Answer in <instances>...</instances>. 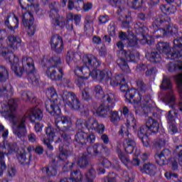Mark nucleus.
<instances>
[{"label": "nucleus", "mask_w": 182, "mask_h": 182, "mask_svg": "<svg viewBox=\"0 0 182 182\" xmlns=\"http://www.w3.org/2000/svg\"><path fill=\"white\" fill-rule=\"evenodd\" d=\"M1 92L4 93V97H8L9 95H12V85L9 84V73L5 66L1 67Z\"/></svg>", "instance_id": "0eeeda50"}, {"label": "nucleus", "mask_w": 182, "mask_h": 182, "mask_svg": "<svg viewBox=\"0 0 182 182\" xmlns=\"http://www.w3.org/2000/svg\"><path fill=\"white\" fill-rule=\"evenodd\" d=\"M146 56H149L150 62L153 63H159L161 61V53L157 50H153L151 53H147Z\"/></svg>", "instance_id": "7c9ffc66"}, {"label": "nucleus", "mask_w": 182, "mask_h": 182, "mask_svg": "<svg viewBox=\"0 0 182 182\" xmlns=\"http://www.w3.org/2000/svg\"><path fill=\"white\" fill-rule=\"evenodd\" d=\"M49 8L50 9V11L56 14V11H59V9L60 8V4L59 2L53 1L50 4Z\"/></svg>", "instance_id": "e2e57ef3"}, {"label": "nucleus", "mask_w": 182, "mask_h": 182, "mask_svg": "<svg viewBox=\"0 0 182 182\" xmlns=\"http://www.w3.org/2000/svg\"><path fill=\"white\" fill-rule=\"evenodd\" d=\"M22 63L23 66L19 65L18 63L16 65H11L12 70L18 77H22L23 73H25V69H26V63L25 65H23V63ZM23 68H25V69Z\"/></svg>", "instance_id": "f704fd0d"}, {"label": "nucleus", "mask_w": 182, "mask_h": 182, "mask_svg": "<svg viewBox=\"0 0 182 182\" xmlns=\"http://www.w3.org/2000/svg\"><path fill=\"white\" fill-rule=\"evenodd\" d=\"M46 134L48 136V139H44L43 143L46 144L48 150H53V146L50 144V141H53L55 140V129L48 127L46 130Z\"/></svg>", "instance_id": "b1692460"}, {"label": "nucleus", "mask_w": 182, "mask_h": 182, "mask_svg": "<svg viewBox=\"0 0 182 182\" xmlns=\"http://www.w3.org/2000/svg\"><path fill=\"white\" fill-rule=\"evenodd\" d=\"M110 112V105L104 103L102 104L97 109V114L100 116V117H106L109 112Z\"/></svg>", "instance_id": "72a5a7b5"}, {"label": "nucleus", "mask_w": 182, "mask_h": 182, "mask_svg": "<svg viewBox=\"0 0 182 182\" xmlns=\"http://www.w3.org/2000/svg\"><path fill=\"white\" fill-rule=\"evenodd\" d=\"M75 53L73 50H70L67 52L65 59L68 65L70 63V62H72V60H73V59H75Z\"/></svg>", "instance_id": "0e129e2a"}, {"label": "nucleus", "mask_w": 182, "mask_h": 182, "mask_svg": "<svg viewBox=\"0 0 182 182\" xmlns=\"http://www.w3.org/2000/svg\"><path fill=\"white\" fill-rule=\"evenodd\" d=\"M153 144L155 149H161V147H164L166 146V139H156L154 141Z\"/></svg>", "instance_id": "4d7b16f0"}, {"label": "nucleus", "mask_w": 182, "mask_h": 182, "mask_svg": "<svg viewBox=\"0 0 182 182\" xmlns=\"http://www.w3.org/2000/svg\"><path fill=\"white\" fill-rule=\"evenodd\" d=\"M82 61L86 66L90 68H98V66H100V61L92 54H87L84 55Z\"/></svg>", "instance_id": "412c9836"}, {"label": "nucleus", "mask_w": 182, "mask_h": 182, "mask_svg": "<svg viewBox=\"0 0 182 182\" xmlns=\"http://www.w3.org/2000/svg\"><path fill=\"white\" fill-rule=\"evenodd\" d=\"M42 171L43 174H46V176H48V177H52L58 174L56 166H50V168L44 167L42 168Z\"/></svg>", "instance_id": "c03bdc74"}, {"label": "nucleus", "mask_w": 182, "mask_h": 182, "mask_svg": "<svg viewBox=\"0 0 182 182\" xmlns=\"http://www.w3.org/2000/svg\"><path fill=\"white\" fill-rule=\"evenodd\" d=\"M58 12H59V11H55V13H54L53 11H50L49 16L52 19L55 20L54 24L56 26H60V25H63V21H62V18H60V16H59V14H58Z\"/></svg>", "instance_id": "79ce46f5"}, {"label": "nucleus", "mask_w": 182, "mask_h": 182, "mask_svg": "<svg viewBox=\"0 0 182 182\" xmlns=\"http://www.w3.org/2000/svg\"><path fill=\"white\" fill-rule=\"evenodd\" d=\"M156 50L159 51V53L166 55L168 59L174 60L182 56V48H174V44L171 48L167 42H159L156 45Z\"/></svg>", "instance_id": "39448f33"}, {"label": "nucleus", "mask_w": 182, "mask_h": 182, "mask_svg": "<svg viewBox=\"0 0 182 182\" xmlns=\"http://www.w3.org/2000/svg\"><path fill=\"white\" fill-rule=\"evenodd\" d=\"M60 134L63 141H66L67 143H70V141H72V136H70V134H69V131H61Z\"/></svg>", "instance_id": "13d9d810"}, {"label": "nucleus", "mask_w": 182, "mask_h": 182, "mask_svg": "<svg viewBox=\"0 0 182 182\" xmlns=\"http://www.w3.org/2000/svg\"><path fill=\"white\" fill-rule=\"evenodd\" d=\"M15 151H18V145L16 143H9L8 141H3V146H1V173L4 170H6V164H5V161L3 160L4 154H11V153H15Z\"/></svg>", "instance_id": "1a4fd4ad"}, {"label": "nucleus", "mask_w": 182, "mask_h": 182, "mask_svg": "<svg viewBox=\"0 0 182 182\" xmlns=\"http://www.w3.org/2000/svg\"><path fill=\"white\" fill-rule=\"evenodd\" d=\"M75 126L77 129L81 130V129H87V121L82 118H77Z\"/></svg>", "instance_id": "864d4df0"}, {"label": "nucleus", "mask_w": 182, "mask_h": 182, "mask_svg": "<svg viewBox=\"0 0 182 182\" xmlns=\"http://www.w3.org/2000/svg\"><path fill=\"white\" fill-rule=\"evenodd\" d=\"M101 100H104L105 102V105L106 103L113 105V103H114V100H116V95L112 92H109L106 95H104Z\"/></svg>", "instance_id": "603ef678"}, {"label": "nucleus", "mask_w": 182, "mask_h": 182, "mask_svg": "<svg viewBox=\"0 0 182 182\" xmlns=\"http://www.w3.org/2000/svg\"><path fill=\"white\" fill-rule=\"evenodd\" d=\"M95 21V18L92 16H87L85 17V24L84 26V28L86 31L90 28V25L93 24V22Z\"/></svg>", "instance_id": "052dcab7"}, {"label": "nucleus", "mask_w": 182, "mask_h": 182, "mask_svg": "<svg viewBox=\"0 0 182 182\" xmlns=\"http://www.w3.org/2000/svg\"><path fill=\"white\" fill-rule=\"evenodd\" d=\"M31 157L32 156L31 154L22 153L20 152L18 155H17V159L21 164L23 166H28L31 163Z\"/></svg>", "instance_id": "c756f323"}, {"label": "nucleus", "mask_w": 182, "mask_h": 182, "mask_svg": "<svg viewBox=\"0 0 182 182\" xmlns=\"http://www.w3.org/2000/svg\"><path fill=\"white\" fill-rule=\"evenodd\" d=\"M96 178V171L93 168H91L86 173H85V181L87 182H93V180Z\"/></svg>", "instance_id": "3c124183"}, {"label": "nucleus", "mask_w": 182, "mask_h": 182, "mask_svg": "<svg viewBox=\"0 0 182 182\" xmlns=\"http://www.w3.org/2000/svg\"><path fill=\"white\" fill-rule=\"evenodd\" d=\"M88 154L94 153L95 156H101L103 153H107L109 149L103 144H95L93 146L87 148Z\"/></svg>", "instance_id": "6ab92c4d"}, {"label": "nucleus", "mask_w": 182, "mask_h": 182, "mask_svg": "<svg viewBox=\"0 0 182 182\" xmlns=\"http://www.w3.org/2000/svg\"><path fill=\"white\" fill-rule=\"evenodd\" d=\"M136 85L139 87L140 90V93L143 94L146 90H147V88L146 87V84H144V82H143V80L138 79L136 80Z\"/></svg>", "instance_id": "bf43d9fd"}, {"label": "nucleus", "mask_w": 182, "mask_h": 182, "mask_svg": "<svg viewBox=\"0 0 182 182\" xmlns=\"http://www.w3.org/2000/svg\"><path fill=\"white\" fill-rule=\"evenodd\" d=\"M21 96L23 100H31V99H35V96L31 92H23Z\"/></svg>", "instance_id": "774afa93"}, {"label": "nucleus", "mask_w": 182, "mask_h": 182, "mask_svg": "<svg viewBox=\"0 0 182 182\" xmlns=\"http://www.w3.org/2000/svg\"><path fill=\"white\" fill-rule=\"evenodd\" d=\"M128 37H127V45L130 48H134V46H137V38L134 36V34L129 30L127 31Z\"/></svg>", "instance_id": "a19ab883"}, {"label": "nucleus", "mask_w": 182, "mask_h": 182, "mask_svg": "<svg viewBox=\"0 0 182 182\" xmlns=\"http://www.w3.org/2000/svg\"><path fill=\"white\" fill-rule=\"evenodd\" d=\"M170 156H171L170 150L165 149L159 154L155 155L156 162L159 166H164L167 163V161L170 160Z\"/></svg>", "instance_id": "aec40b11"}, {"label": "nucleus", "mask_w": 182, "mask_h": 182, "mask_svg": "<svg viewBox=\"0 0 182 182\" xmlns=\"http://www.w3.org/2000/svg\"><path fill=\"white\" fill-rule=\"evenodd\" d=\"M117 153L118 154V157L119 159V160H121V161L125 165L127 166V164L129 161V158H127L126 156V155L124 154H123V152L122 151V149H117Z\"/></svg>", "instance_id": "6e6d98bb"}, {"label": "nucleus", "mask_w": 182, "mask_h": 182, "mask_svg": "<svg viewBox=\"0 0 182 182\" xmlns=\"http://www.w3.org/2000/svg\"><path fill=\"white\" fill-rule=\"evenodd\" d=\"M18 23L19 18H18L15 14H12V16H7L4 20V25H6L10 31H15V29L18 28Z\"/></svg>", "instance_id": "4be33fe9"}, {"label": "nucleus", "mask_w": 182, "mask_h": 182, "mask_svg": "<svg viewBox=\"0 0 182 182\" xmlns=\"http://www.w3.org/2000/svg\"><path fill=\"white\" fill-rule=\"evenodd\" d=\"M141 93H139V92H136V95H135V97L136 99V100L138 101H133V100H132V103H139V102H140V103L141 105H143L144 106V109H147V105L149 103V102H150V95H146V96H144L142 98H141V95H140Z\"/></svg>", "instance_id": "c85d7f7f"}, {"label": "nucleus", "mask_w": 182, "mask_h": 182, "mask_svg": "<svg viewBox=\"0 0 182 182\" xmlns=\"http://www.w3.org/2000/svg\"><path fill=\"white\" fill-rule=\"evenodd\" d=\"M127 126L128 129H132V132H136L137 130V124H136V119L134 116L128 115L127 117Z\"/></svg>", "instance_id": "ea45409f"}, {"label": "nucleus", "mask_w": 182, "mask_h": 182, "mask_svg": "<svg viewBox=\"0 0 182 182\" xmlns=\"http://www.w3.org/2000/svg\"><path fill=\"white\" fill-rule=\"evenodd\" d=\"M164 31L166 33H171L172 36L176 38L173 40L174 49L182 48V31H178V26H169L168 23Z\"/></svg>", "instance_id": "6e6552de"}, {"label": "nucleus", "mask_w": 182, "mask_h": 182, "mask_svg": "<svg viewBox=\"0 0 182 182\" xmlns=\"http://www.w3.org/2000/svg\"><path fill=\"white\" fill-rule=\"evenodd\" d=\"M87 134L83 131H78L75 136V140L79 144H86Z\"/></svg>", "instance_id": "e433bc0d"}, {"label": "nucleus", "mask_w": 182, "mask_h": 182, "mask_svg": "<svg viewBox=\"0 0 182 182\" xmlns=\"http://www.w3.org/2000/svg\"><path fill=\"white\" fill-rule=\"evenodd\" d=\"M146 126L151 133H157L160 129V124L157 120L149 117L146 122Z\"/></svg>", "instance_id": "bb28decb"}, {"label": "nucleus", "mask_w": 182, "mask_h": 182, "mask_svg": "<svg viewBox=\"0 0 182 182\" xmlns=\"http://www.w3.org/2000/svg\"><path fill=\"white\" fill-rule=\"evenodd\" d=\"M169 125L168 132L171 134H176L178 132V128H177V125L176 122H169L168 123Z\"/></svg>", "instance_id": "680f3d73"}, {"label": "nucleus", "mask_w": 182, "mask_h": 182, "mask_svg": "<svg viewBox=\"0 0 182 182\" xmlns=\"http://www.w3.org/2000/svg\"><path fill=\"white\" fill-rule=\"evenodd\" d=\"M172 109L169 110L166 114V119L168 123H176V119H177L178 112L174 108V105L171 104L170 105Z\"/></svg>", "instance_id": "473e14b6"}, {"label": "nucleus", "mask_w": 182, "mask_h": 182, "mask_svg": "<svg viewBox=\"0 0 182 182\" xmlns=\"http://www.w3.org/2000/svg\"><path fill=\"white\" fill-rule=\"evenodd\" d=\"M120 85V90L121 92H126L125 94V99L126 100H127L128 102H129V103H132V102H138L139 100H137L136 98V90L134 89H129V85H127V83H125V82H121Z\"/></svg>", "instance_id": "dca6fc26"}, {"label": "nucleus", "mask_w": 182, "mask_h": 182, "mask_svg": "<svg viewBox=\"0 0 182 182\" xmlns=\"http://www.w3.org/2000/svg\"><path fill=\"white\" fill-rule=\"evenodd\" d=\"M1 55L6 60H9L11 66H13V65H17L19 62V58L12 52L2 50Z\"/></svg>", "instance_id": "a878e982"}, {"label": "nucleus", "mask_w": 182, "mask_h": 182, "mask_svg": "<svg viewBox=\"0 0 182 182\" xmlns=\"http://www.w3.org/2000/svg\"><path fill=\"white\" fill-rule=\"evenodd\" d=\"M87 129L88 130H95L99 134H103L105 132V125L102 124H99L96 118L90 117L87 120Z\"/></svg>", "instance_id": "2eb2a0df"}, {"label": "nucleus", "mask_w": 182, "mask_h": 182, "mask_svg": "<svg viewBox=\"0 0 182 182\" xmlns=\"http://www.w3.org/2000/svg\"><path fill=\"white\" fill-rule=\"evenodd\" d=\"M7 43L12 49H18L22 43V40L18 36L9 35L7 38Z\"/></svg>", "instance_id": "393cba45"}, {"label": "nucleus", "mask_w": 182, "mask_h": 182, "mask_svg": "<svg viewBox=\"0 0 182 182\" xmlns=\"http://www.w3.org/2000/svg\"><path fill=\"white\" fill-rule=\"evenodd\" d=\"M122 111L118 112L117 111H110L109 119L110 122L114 126H118L119 122L122 121Z\"/></svg>", "instance_id": "2f4dec72"}, {"label": "nucleus", "mask_w": 182, "mask_h": 182, "mask_svg": "<svg viewBox=\"0 0 182 182\" xmlns=\"http://www.w3.org/2000/svg\"><path fill=\"white\" fill-rule=\"evenodd\" d=\"M125 19L122 21V28H129L130 25V21H132V17L130 15H125Z\"/></svg>", "instance_id": "338daca9"}, {"label": "nucleus", "mask_w": 182, "mask_h": 182, "mask_svg": "<svg viewBox=\"0 0 182 182\" xmlns=\"http://www.w3.org/2000/svg\"><path fill=\"white\" fill-rule=\"evenodd\" d=\"M110 85L111 86H113L114 87H116V86H118L119 85H122V82H125L126 79H124V77H123L122 75H117L112 78H110Z\"/></svg>", "instance_id": "a18cd8bd"}, {"label": "nucleus", "mask_w": 182, "mask_h": 182, "mask_svg": "<svg viewBox=\"0 0 182 182\" xmlns=\"http://www.w3.org/2000/svg\"><path fill=\"white\" fill-rule=\"evenodd\" d=\"M95 97L97 99H100L102 100L103 97H105V91H103V88L100 85H96L95 87Z\"/></svg>", "instance_id": "5fc2aeb1"}, {"label": "nucleus", "mask_w": 182, "mask_h": 182, "mask_svg": "<svg viewBox=\"0 0 182 182\" xmlns=\"http://www.w3.org/2000/svg\"><path fill=\"white\" fill-rule=\"evenodd\" d=\"M33 15L30 11L23 14L22 22L25 28H28L27 33L30 36L35 35L36 32V26L33 23Z\"/></svg>", "instance_id": "9b49d317"}, {"label": "nucleus", "mask_w": 182, "mask_h": 182, "mask_svg": "<svg viewBox=\"0 0 182 182\" xmlns=\"http://www.w3.org/2000/svg\"><path fill=\"white\" fill-rule=\"evenodd\" d=\"M50 46L52 50L55 53H62V50L64 49L62 36L58 34L53 35L50 39Z\"/></svg>", "instance_id": "ddd939ff"}, {"label": "nucleus", "mask_w": 182, "mask_h": 182, "mask_svg": "<svg viewBox=\"0 0 182 182\" xmlns=\"http://www.w3.org/2000/svg\"><path fill=\"white\" fill-rule=\"evenodd\" d=\"M2 107V114L6 119L14 124L13 133L19 139L26 136V119L34 117L36 120H42L43 118V112L36 107L28 109L24 115L16 116L12 113L16 110L18 107V102L16 100H9L6 102Z\"/></svg>", "instance_id": "f257e3e1"}, {"label": "nucleus", "mask_w": 182, "mask_h": 182, "mask_svg": "<svg viewBox=\"0 0 182 182\" xmlns=\"http://www.w3.org/2000/svg\"><path fill=\"white\" fill-rule=\"evenodd\" d=\"M127 4L133 9H139L143 5V0H127Z\"/></svg>", "instance_id": "8fccbe9b"}, {"label": "nucleus", "mask_w": 182, "mask_h": 182, "mask_svg": "<svg viewBox=\"0 0 182 182\" xmlns=\"http://www.w3.org/2000/svg\"><path fill=\"white\" fill-rule=\"evenodd\" d=\"M117 46L121 51V56L117 60V63L122 72L130 73V68H129L127 62H134L136 55H134V53L130 50H123L124 45H123V42L122 41L117 42Z\"/></svg>", "instance_id": "20e7f679"}, {"label": "nucleus", "mask_w": 182, "mask_h": 182, "mask_svg": "<svg viewBox=\"0 0 182 182\" xmlns=\"http://www.w3.org/2000/svg\"><path fill=\"white\" fill-rule=\"evenodd\" d=\"M168 23V21L166 20L164 15L159 14L155 17L154 21L152 23V26H151V28L154 30L153 33H154V32H157V31H159L161 25L167 26Z\"/></svg>", "instance_id": "5701e85b"}, {"label": "nucleus", "mask_w": 182, "mask_h": 182, "mask_svg": "<svg viewBox=\"0 0 182 182\" xmlns=\"http://www.w3.org/2000/svg\"><path fill=\"white\" fill-rule=\"evenodd\" d=\"M48 62V64H43V62ZM62 62L60 61V57L58 55H53L48 60L46 59H43L42 65L43 66H48L46 70V75L48 77L51 79V80H61L62 77H63V67L60 65Z\"/></svg>", "instance_id": "f03ea898"}, {"label": "nucleus", "mask_w": 182, "mask_h": 182, "mask_svg": "<svg viewBox=\"0 0 182 182\" xmlns=\"http://www.w3.org/2000/svg\"><path fill=\"white\" fill-rule=\"evenodd\" d=\"M157 168L154 164H145L143 165L142 171L149 176H154L156 174V171Z\"/></svg>", "instance_id": "4c0bfd02"}, {"label": "nucleus", "mask_w": 182, "mask_h": 182, "mask_svg": "<svg viewBox=\"0 0 182 182\" xmlns=\"http://www.w3.org/2000/svg\"><path fill=\"white\" fill-rule=\"evenodd\" d=\"M90 67H88V65H85L82 67H77L75 73V75H80L82 73L83 76H81V77H83L84 79H89L90 76Z\"/></svg>", "instance_id": "cd10ccee"}, {"label": "nucleus", "mask_w": 182, "mask_h": 182, "mask_svg": "<svg viewBox=\"0 0 182 182\" xmlns=\"http://www.w3.org/2000/svg\"><path fill=\"white\" fill-rule=\"evenodd\" d=\"M23 65H26V73L28 80L32 83L33 86H38L39 83V76L36 75L33 72H35V65H33V59L31 57H23L22 58Z\"/></svg>", "instance_id": "423d86ee"}, {"label": "nucleus", "mask_w": 182, "mask_h": 182, "mask_svg": "<svg viewBox=\"0 0 182 182\" xmlns=\"http://www.w3.org/2000/svg\"><path fill=\"white\" fill-rule=\"evenodd\" d=\"M55 126L60 132H69L72 129V121L69 117H61L55 119Z\"/></svg>", "instance_id": "4468645a"}, {"label": "nucleus", "mask_w": 182, "mask_h": 182, "mask_svg": "<svg viewBox=\"0 0 182 182\" xmlns=\"http://www.w3.org/2000/svg\"><path fill=\"white\" fill-rule=\"evenodd\" d=\"M77 163L80 168H85V167H87V166H89V158L87 157V155L86 154L80 155Z\"/></svg>", "instance_id": "58836bf2"}, {"label": "nucleus", "mask_w": 182, "mask_h": 182, "mask_svg": "<svg viewBox=\"0 0 182 182\" xmlns=\"http://www.w3.org/2000/svg\"><path fill=\"white\" fill-rule=\"evenodd\" d=\"M112 79V73L109 71V70H100V75H99V80L100 82H107Z\"/></svg>", "instance_id": "37998d69"}, {"label": "nucleus", "mask_w": 182, "mask_h": 182, "mask_svg": "<svg viewBox=\"0 0 182 182\" xmlns=\"http://www.w3.org/2000/svg\"><path fill=\"white\" fill-rule=\"evenodd\" d=\"M126 138L124 141V149L128 154H132L136 149V141H134V136L130 133H125Z\"/></svg>", "instance_id": "f3484780"}, {"label": "nucleus", "mask_w": 182, "mask_h": 182, "mask_svg": "<svg viewBox=\"0 0 182 182\" xmlns=\"http://www.w3.org/2000/svg\"><path fill=\"white\" fill-rule=\"evenodd\" d=\"M134 28L136 29V32L137 33H140L141 35H142V36H144V35H147L149 32V28H147V27L144 26V23L140 21L136 22Z\"/></svg>", "instance_id": "c9c22d12"}, {"label": "nucleus", "mask_w": 182, "mask_h": 182, "mask_svg": "<svg viewBox=\"0 0 182 182\" xmlns=\"http://www.w3.org/2000/svg\"><path fill=\"white\" fill-rule=\"evenodd\" d=\"M63 99L65 100L66 105L69 106L71 110H80V101L76 97L75 92H65L63 94Z\"/></svg>", "instance_id": "9d476101"}, {"label": "nucleus", "mask_w": 182, "mask_h": 182, "mask_svg": "<svg viewBox=\"0 0 182 182\" xmlns=\"http://www.w3.org/2000/svg\"><path fill=\"white\" fill-rule=\"evenodd\" d=\"M108 2L112 6L119 8L120 11L124 9V5H126V1L124 0H108Z\"/></svg>", "instance_id": "09e8293b"}, {"label": "nucleus", "mask_w": 182, "mask_h": 182, "mask_svg": "<svg viewBox=\"0 0 182 182\" xmlns=\"http://www.w3.org/2000/svg\"><path fill=\"white\" fill-rule=\"evenodd\" d=\"M70 178L73 180V181H82L83 180V174H82L80 170L76 169L71 172Z\"/></svg>", "instance_id": "49530a36"}, {"label": "nucleus", "mask_w": 182, "mask_h": 182, "mask_svg": "<svg viewBox=\"0 0 182 182\" xmlns=\"http://www.w3.org/2000/svg\"><path fill=\"white\" fill-rule=\"evenodd\" d=\"M157 73V69L156 67H151L148 65V68H146V71L145 73V76H151V75H156Z\"/></svg>", "instance_id": "69168bd1"}, {"label": "nucleus", "mask_w": 182, "mask_h": 182, "mask_svg": "<svg viewBox=\"0 0 182 182\" xmlns=\"http://www.w3.org/2000/svg\"><path fill=\"white\" fill-rule=\"evenodd\" d=\"M161 88L169 90V92L165 96V102H166V103H174L175 97L173 90H171V82L170 81V78L166 75L163 77Z\"/></svg>", "instance_id": "f8f14e48"}, {"label": "nucleus", "mask_w": 182, "mask_h": 182, "mask_svg": "<svg viewBox=\"0 0 182 182\" xmlns=\"http://www.w3.org/2000/svg\"><path fill=\"white\" fill-rule=\"evenodd\" d=\"M46 95L49 99L45 102L46 111L52 116H59L60 114V100L58 99L56 90L51 87L47 90Z\"/></svg>", "instance_id": "7ed1b4c3"}, {"label": "nucleus", "mask_w": 182, "mask_h": 182, "mask_svg": "<svg viewBox=\"0 0 182 182\" xmlns=\"http://www.w3.org/2000/svg\"><path fill=\"white\" fill-rule=\"evenodd\" d=\"M168 72H182V63L176 64L174 63H169L167 65Z\"/></svg>", "instance_id": "de8ad7c7"}, {"label": "nucleus", "mask_w": 182, "mask_h": 182, "mask_svg": "<svg viewBox=\"0 0 182 182\" xmlns=\"http://www.w3.org/2000/svg\"><path fill=\"white\" fill-rule=\"evenodd\" d=\"M148 134H151V132L146 124L145 125H142L138 131V137L141 140L145 147H149L150 144L149 142V136H147Z\"/></svg>", "instance_id": "a211bd4d"}]
</instances>
